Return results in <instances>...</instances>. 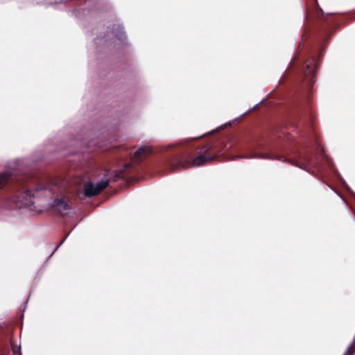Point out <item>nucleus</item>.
Segmentation results:
<instances>
[{"mask_svg": "<svg viewBox=\"0 0 355 355\" xmlns=\"http://www.w3.org/2000/svg\"><path fill=\"white\" fill-rule=\"evenodd\" d=\"M108 184L107 180H103L94 186L91 182L85 184L84 193L86 196H93L99 193Z\"/></svg>", "mask_w": 355, "mask_h": 355, "instance_id": "obj_1", "label": "nucleus"}, {"mask_svg": "<svg viewBox=\"0 0 355 355\" xmlns=\"http://www.w3.org/2000/svg\"><path fill=\"white\" fill-rule=\"evenodd\" d=\"M34 197L35 193H33L32 191H28L26 193L14 197L12 200L19 207H28L33 202L32 198Z\"/></svg>", "mask_w": 355, "mask_h": 355, "instance_id": "obj_2", "label": "nucleus"}, {"mask_svg": "<svg viewBox=\"0 0 355 355\" xmlns=\"http://www.w3.org/2000/svg\"><path fill=\"white\" fill-rule=\"evenodd\" d=\"M15 172L11 170H6L0 173V189L4 187L9 180H12Z\"/></svg>", "mask_w": 355, "mask_h": 355, "instance_id": "obj_3", "label": "nucleus"}, {"mask_svg": "<svg viewBox=\"0 0 355 355\" xmlns=\"http://www.w3.org/2000/svg\"><path fill=\"white\" fill-rule=\"evenodd\" d=\"M215 159V156H206L204 155H201L198 156L195 159L193 160L191 165L193 166H199L208 162L213 161Z\"/></svg>", "mask_w": 355, "mask_h": 355, "instance_id": "obj_4", "label": "nucleus"}, {"mask_svg": "<svg viewBox=\"0 0 355 355\" xmlns=\"http://www.w3.org/2000/svg\"><path fill=\"white\" fill-rule=\"evenodd\" d=\"M54 206L61 214H67L70 209L69 205L63 200H55Z\"/></svg>", "mask_w": 355, "mask_h": 355, "instance_id": "obj_5", "label": "nucleus"}, {"mask_svg": "<svg viewBox=\"0 0 355 355\" xmlns=\"http://www.w3.org/2000/svg\"><path fill=\"white\" fill-rule=\"evenodd\" d=\"M150 152H151V150H150V148H148V147H143V148H141L138 149L135 153V156L136 157L139 158L140 157H141L143 155H146L150 154Z\"/></svg>", "mask_w": 355, "mask_h": 355, "instance_id": "obj_6", "label": "nucleus"}, {"mask_svg": "<svg viewBox=\"0 0 355 355\" xmlns=\"http://www.w3.org/2000/svg\"><path fill=\"white\" fill-rule=\"evenodd\" d=\"M354 352L353 346L350 345L346 350L344 355H352Z\"/></svg>", "mask_w": 355, "mask_h": 355, "instance_id": "obj_7", "label": "nucleus"}, {"mask_svg": "<svg viewBox=\"0 0 355 355\" xmlns=\"http://www.w3.org/2000/svg\"><path fill=\"white\" fill-rule=\"evenodd\" d=\"M39 189H42L40 187H38L37 189H36V193L38 191Z\"/></svg>", "mask_w": 355, "mask_h": 355, "instance_id": "obj_8", "label": "nucleus"}]
</instances>
